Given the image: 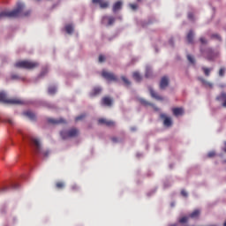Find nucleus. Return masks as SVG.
<instances>
[{
	"label": "nucleus",
	"mask_w": 226,
	"mask_h": 226,
	"mask_svg": "<svg viewBox=\"0 0 226 226\" xmlns=\"http://www.w3.org/2000/svg\"><path fill=\"white\" fill-rule=\"evenodd\" d=\"M160 117L163 120V125L165 127L170 128L172 125V120L170 117H167L165 113H161Z\"/></svg>",
	"instance_id": "obj_7"
},
{
	"label": "nucleus",
	"mask_w": 226,
	"mask_h": 226,
	"mask_svg": "<svg viewBox=\"0 0 226 226\" xmlns=\"http://www.w3.org/2000/svg\"><path fill=\"white\" fill-rule=\"evenodd\" d=\"M115 22H116V18H114L113 16L102 17V24H104L108 26L114 25Z\"/></svg>",
	"instance_id": "obj_8"
},
{
	"label": "nucleus",
	"mask_w": 226,
	"mask_h": 226,
	"mask_svg": "<svg viewBox=\"0 0 226 226\" xmlns=\"http://www.w3.org/2000/svg\"><path fill=\"white\" fill-rule=\"evenodd\" d=\"M25 4L23 3H18L17 8L12 11H4L0 12V20L5 18H18L23 11Z\"/></svg>",
	"instance_id": "obj_2"
},
{
	"label": "nucleus",
	"mask_w": 226,
	"mask_h": 226,
	"mask_svg": "<svg viewBox=\"0 0 226 226\" xmlns=\"http://www.w3.org/2000/svg\"><path fill=\"white\" fill-rule=\"evenodd\" d=\"M9 190V187H3L1 188V192H7Z\"/></svg>",
	"instance_id": "obj_46"
},
{
	"label": "nucleus",
	"mask_w": 226,
	"mask_h": 226,
	"mask_svg": "<svg viewBox=\"0 0 226 226\" xmlns=\"http://www.w3.org/2000/svg\"><path fill=\"white\" fill-rule=\"evenodd\" d=\"M200 41L201 44H207V40L204 37H200Z\"/></svg>",
	"instance_id": "obj_41"
},
{
	"label": "nucleus",
	"mask_w": 226,
	"mask_h": 226,
	"mask_svg": "<svg viewBox=\"0 0 226 226\" xmlns=\"http://www.w3.org/2000/svg\"><path fill=\"white\" fill-rule=\"evenodd\" d=\"M84 118H86V115H79V117H76L75 121L79 122V121H82Z\"/></svg>",
	"instance_id": "obj_34"
},
{
	"label": "nucleus",
	"mask_w": 226,
	"mask_h": 226,
	"mask_svg": "<svg viewBox=\"0 0 226 226\" xmlns=\"http://www.w3.org/2000/svg\"><path fill=\"white\" fill-rule=\"evenodd\" d=\"M100 94H102V88H100V87H94L92 92H90V97L91 98L96 97L100 95Z\"/></svg>",
	"instance_id": "obj_15"
},
{
	"label": "nucleus",
	"mask_w": 226,
	"mask_h": 226,
	"mask_svg": "<svg viewBox=\"0 0 226 226\" xmlns=\"http://www.w3.org/2000/svg\"><path fill=\"white\" fill-rule=\"evenodd\" d=\"M181 195L184 196V197H187V192L185 190H183L181 192Z\"/></svg>",
	"instance_id": "obj_47"
},
{
	"label": "nucleus",
	"mask_w": 226,
	"mask_h": 226,
	"mask_svg": "<svg viewBox=\"0 0 226 226\" xmlns=\"http://www.w3.org/2000/svg\"><path fill=\"white\" fill-rule=\"evenodd\" d=\"M151 76H152V71H151L150 67H147L145 77L147 79H149V78H151Z\"/></svg>",
	"instance_id": "obj_28"
},
{
	"label": "nucleus",
	"mask_w": 226,
	"mask_h": 226,
	"mask_svg": "<svg viewBox=\"0 0 226 226\" xmlns=\"http://www.w3.org/2000/svg\"><path fill=\"white\" fill-rule=\"evenodd\" d=\"M31 148L33 149L34 153L36 154H43L44 156H48L50 154L49 151H43L41 140L34 136H28L26 138Z\"/></svg>",
	"instance_id": "obj_1"
},
{
	"label": "nucleus",
	"mask_w": 226,
	"mask_h": 226,
	"mask_svg": "<svg viewBox=\"0 0 226 226\" xmlns=\"http://www.w3.org/2000/svg\"><path fill=\"white\" fill-rule=\"evenodd\" d=\"M65 32H66L68 34H73V25H72V24L66 25V26H65Z\"/></svg>",
	"instance_id": "obj_25"
},
{
	"label": "nucleus",
	"mask_w": 226,
	"mask_h": 226,
	"mask_svg": "<svg viewBox=\"0 0 226 226\" xmlns=\"http://www.w3.org/2000/svg\"><path fill=\"white\" fill-rule=\"evenodd\" d=\"M216 101L222 102V107L226 108V92H222L220 95H217Z\"/></svg>",
	"instance_id": "obj_13"
},
{
	"label": "nucleus",
	"mask_w": 226,
	"mask_h": 226,
	"mask_svg": "<svg viewBox=\"0 0 226 226\" xmlns=\"http://www.w3.org/2000/svg\"><path fill=\"white\" fill-rule=\"evenodd\" d=\"M102 105L105 107H112V99H110V97H102Z\"/></svg>",
	"instance_id": "obj_16"
},
{
	"label": "nucleus",
	"mask_w": 226,
	"mask_h": 226,
	"mask_svg": "<svg viewBox=\"0 0 226 226\" xmlns=\"http://www.w3.org/2000/svg\"><path fill=\"white\" fill-rule=\"evenodd\" d=\"M39 66V63L35 61L22 60L15 63L16 68L26 70H34Z\"/></svg>",
	"instance_id": "obj_3"
},
{
	"label": "nucleus",
	"mask_w": 226,
	"mask_h": 226,
	"mask_svg": "<svg viewBox=\"0 0 226 226\" xmlns=\"http://www.w3.org/2000/svg\"><path fill=\"white\" fill-rule=\"evenodd\" d=\"M94 4H98L101 9L109 8V1L105 0H92Z\"/></svg>",
	"instance_id": "obj_10"
},
{
	"label": "nucleus",
	"mask_w": 226,
	"mask_h": 226,
	"mask_svg": "<svg viewBox=\"0 0 226 226\" xmlns=\"http://www.w3.org/2000/svg\"><path fill=\"white\" fill-rule=\"evenodd\" d=\"M11 79H19V76L13 75V76H11Z\"/></svg>",
	"instance_id": "obj_49"
},
{
	"label": "nucleus",
	"mask_w": 226,
	"mask_h": 226,
	"mask_svg": "<svg viewBox=\"0 0 226 226\" xmlns=\"http://www.w3.org/2000/svg\"><path fill=\"white\" fill-rule=\"evenodd\" d=\"M19 187V185H18V184H12L11 185V189H18Z\"/></svg>",
	"instance_id": "obj_42"
},
{
	"label": "nucleus",
	"mask_w": 226,
	"mask_h": 226,
	"mask_svg": "<svg viewBox=\"0 0 226 226\" xmlns=\"http://www.w3.org/2000/svg\"><path fill=\"white\" fill-rule=\"evenodd\" d=\"M216 56H217V53H216V52H215V51L212 50V49H208L207 57V59H208L209 61L215 60V58Z\"/></svg>",
	"instance_id": "obj_18"
},
{
	"label": "nucleus",
	"mask_w": 226,
	"mask_h": 226,
	"mask_svg": "<svg viewBox=\"0 0 226 226\" xmlns=\"http://www.w3.org/2000/svg\"><path fill=\"white\" fill-rule=\"evenodd\" d=\"M170 226H177L176 224L170 225Z\"/></svg>",
	"instance_id": "obj_55"
},
{
	"label": "nucleus",
	"mask_w": 226,
	"mask_h": 226,
	"mask_svg": "<svg viewBox=\"0 0 226 226\" xmlns=\"http://www.w3.org/2000/svg\"><path fill=\"white\" fill-rule=\"evenodd\" d=\"M193 36H194V34H193L192 30H190L186 36L189 44L193 43Z\"/></svg>",
	"instance_id": "obj_22"
},
{
	"label": "nucleus",
	"mask_w": 226,
	"mask_h": 226,
	"mask_svg": "<svg viewBox=\"0 0 226 226\" xmlns=\"http://www.w3.org/2000/svg\"><path fill=\"white\" fill-rule=\"evenodd\" d=\"M56 189L61 190L64 187V182H57L56 184Z\"/></svg>",
	"instance_id": "obj_31"
},
{
	"label": "nucleus",
	"mask_w": 226,
	"mask_h": 226,
	"mask_svg": "<svg viewBox=\"0 0 226 226\" xmlns=\"http://www.w3.org/2000/svg\"><path fill=\"white\" fill-rule=\"evenodd\" d=\"M102 76L108 81H117V76H115L112 72H107V71H102Z\"/></svg>",
	"instance_id": "obj_6"
},
{
	"label": "nucleus",
	"mask_w": 226,
	"mask_h": 226,
	"mask_svg": "<svg viewBox=\"0 0 226 226\" xmlns=\"http://www.w3.org/2000/svg\"><path fill=\"white\" fill-rule=\"evenodd\" d=\"M212 38L221 41V36L218 34H212Z\"/></svg>",
	"instance_id": "obj_40"
},
{
	"label": "nucleus",
	"mask_w": 226,
	"mask_h": 226,
	"mask_svg": "<svg viewBox=\"0 0 226 226\" xmlns=\"http://www.w3.org/2000/svg\"><path fill=\"white\" fill-rule=\"evenodd\" d=\"M132 131H135L134 127H132Z\"/></svg>",
	"instance_id": "obj_52"
},
{
	"label": "nucleus",
	"mask_w": 226,
	"mask_h": 226,
	"mask_svg": "<svg viewBox=\"0 0 226 226\" xmlns=\"http://www.w3.org/2000/svg\"><path fill=\"white\" fill-rule=\"evenodd\" d=\"M121 79L124 81L125 86L129 87L131 85V81H129V79H127V78H125V76H122Z\"/></svg>",
	"instance_id": "obj_32"
},
{
	"label": "nucleus",
	"mask_w": 226,
	"mask_h": 226,
	"mask_svg": "<svg viewBox=\"0 0 226 226\" xmlns=\"http://www.w3.org/2000/svg\"><path fill=\"white\" fill-rule=\"evenodd\" d=\"M223 226H226V222L223 224Z\"/></svg>",
	"instance_id": "obj_57"
},
{
	"label": "nucleus",
	"mask_w": 226,
	"mask_h": 226,
	"mask_svg": "<svg viewBox=\"0 0 226 226\" xmlns=\"http://www.w3.org/2000/svg\"><path fill=\"white\" fill-rule=\"evenodd\" d=\"M48 123L51 124H66V120H64V118H48Z\"/></svg>",
	"instance_id": "obj_12"
},
{
	"label": "nucleus",
	"mask_w": 226,
	"mask_h": 226,
	"mask_svg": "<svg viewBox=\"0 0 226 226\" xmlns=\"http://www.w3.org/2000/svg\"><path fill=\"white\" fill-rule=\"evenodd\" d=\"M98 124H104L108 127H115L116 126V122H113V120H107V118H99Z\"/></svg>",
	"instance_id": "obj_9"
},
{
	"label": "nucleus",
	"mask_w": 226,
	"mask_h": 226,
	"mask_svg": "<svg viewBox=\"0 0 226 226\" xmlns=\"http://www.w3.org/2000/svg\"><path fill=\"white\" fill-rule=\"evenodd\" d=\"M187 59H188V61L191 64H195V59L192 55L188 54L187 55Z\"/></svg>",
	"instance_id": "obj_30"
},
{
	"label": "nucleus",
	"mask_w": 226,
	"mask_h": 226,
	"mask_svg": "<svg viewBox=\"0 0 226 226\" xmlns=\"http://www.w3.org/2000/svg\"><path fill=\"white\" fill-rule=\"evenodd\" d=\"M30 14H31V11H26V12L23 13V16H24V17H27V16H29Z\"/></svg>",
	"instance_id": "obj_44"
},
{
	"label": "nucleus",
	"mask_w": 226,
	"mask_h": 226,
	"mask_svg": "<svg viewBox=\"0 0 226 226\" xmlns=\"http://www.w3.org/2000/svg\"><path fill=\"white\" fill-rule=\"evenodd\" d=\"M57 92V88L56 87H49L48 93L49 94H55Z\"/></svg>",
	"instance_id": "obj_27"
},
{
	"label": "nucleus",
	"mask_w": 226,
	"mask_h": 226,
	"mask_svg": "<svg viewBox=\"0 0 226 226\" xmlns=\"http://www.w3.org/2000/svg\"><path fill=\"white\" fill-rule=\"evenodd\" d=\"M139 102H140V103H141L143 106H145V107L151 106V107L154 108V109L155 111H158V110H159V109L156 108V106H154V104H151V102H148L147 101H145V99H140Z\"/></svg>",
	"instance_id": "obj_19"
},
{
	"label": "nucleus",
	"mask_w": 226,
	"mask_h": 226,
	"mask_svg": "<svg viewBox=\"0 0 226 226\" xmlns=\"http://www.w3.org/2000/svg\"><path fill=\"white\" fill-rule=\"evenodd\" d=\"M46 72H41V76L43 77L45 76Z\"/></svg>",
	"instance_id": "obj_51"
},
{
	"label": "nucleus",
	"mask_w": 226,
	"mask_h": 226,
	"mask_svg": "<svg viewBox=\"0 0 226 226\" xmlns=\"http://www.w3.org/2000/svg\"><path fill=\"white\" fill-rule=\"evenodd\" d=\"M215 155V152H210V153H208L207 157H208V158H212V157H214Z\"/></svg>",
	"instance_id": "obj_43"
},
{
	"label": "nucleus",
	"mask_w": 226,
	"mask_h": 226,
	"mask_svg": "<svg viewBox=\"0 0 226 226\" xmlns=\"http://www.w3.org/2000/svg\"><path fill=\"white\" fill-rule=\"evenodd\" d=\"M169 86V78L163 76L160 82V89L164 90Z\"/></svg>",
	"instance_id": "obj_14"
},
{
	"label": "nucleus",
	"mask_w": 226,
	"mask_h": 226,
	"mask_svg": "<svg viewBox=\"0 0 226 226\" xmlns=\"http://www.w3.org/2000/svg\"><path fill=\"white\" fill-rule=\"evenodd\" d=\"M224 73H225V69L224 67H222L219 71V76L220 77H223L224 76Z\"/></svg>",
	"instance_id": "obj_36"
},
{
	"label": "nucleus",
	"mask_w": 226,
	"mask_h": 226,
	"mask_svg": "<svg viewBox=\"0 0 226 226\" xmlns=\"http://www.w3.org/2000/svg\"><path fill=\"white\" fill-rule=\"evenodd\" d=\"M24 115L26 116L31 120L36 119V115L35 113H33V111H26Z\"/></svg>",
	"instance_id": "obj_23"
},
{
	"label": "nucleus",
	"mask_w": 226,
	"mask_h": 226,
	"mask_svg": "<svg viewBox=\"0 0 226 226\" xmlns=\"http://www.w3.org/2000/svg\"><path fill=\"white\" fill-rule=\"evenodd\" d=\"M111 140H112L113 143H117V142H119V140L117 139V138H112Z\"/></svg>",
	"instance_id": "obj_48"
},
{
	"label": "nucleus",
	"mask_w": 226,
	"mask_h": 226,
	"mask_svg": "<svg viewBox=\"0 0 226 226\" xmlns=\"http://www.w3.org/2000/svg\"><path fill=\"white\" fill-rule=\"evenodd\" d=\"M225 147H226V142H225ZM224 151L226 152V147H225Z\"/></svg>",
	"instance_id": "obj_53"
},
{
	"label": "nucleus",
	"mask_w": 226,
	"mask_h": 226,
	"mask_svg": "<svg viewBox=\"0 0 226 226\" xmlns=\"http://www.w3.org/2000/svg\"><path fill=\"white\" fill-rule=\"evenodd\" d=\"M62 139L75 138L79 135V129H70L69 131H61Z\"/></svg>",
	"instance_id": "obj_5"
},
{
	"label": "nucleus",
	"mask_w": 226,
	"mask_h": 226,
	"mask_svg": "<svg viewBox=\"0 0 226 226\" xmlns=\"http://www.w3.org/2000/svg\"><path fill=\"white\" fill-rule=\"evenodd\" d=\"M132 77L137 82H140L142 80L140 74L137 72H133Z\"/></svg>",
	"instance_id": "obj_26"
},
{
	"label": "nucleus",
	"mask_w": 226,
	"mask_h": 226,
	"mask_svg": "<svg viewBox=\"0 0 226 226\" xmlns=\"http://www.w3.org/2000/svg\"><path fill=\"white\" fill-rule=\"evenodd\" d=\"M5 122L11 125H14V124H15L14 120H12V118H6Z\"/></svg>",
	"instance_id": "obj_38"
},
{
	"label": "nucleus",
	"mask_w": 226,
	"mask_h": 226,
	"mask_svg": "<svg viewBox=\"0 0 226 226\" xmlns=\"http://www.w3.org/2000/svg\"><path fill=\"white\" fill-rule=\"evenodd\" d=\"M188 220H189V217L184 216V217H182L181 219H179V222H180V223H185V222H188Z\"/></svg>",
	"instance_id": "obj_35"
},
{
	"label": "nucleus",
	"mask_w": 226,
	"mask_h": 226,
	"mask_svg": "<svg viewBox=\"0 0 226 226\" xmlns=\"http://www.w3.org/2000/svg\"><path fill=\"white\" fill-rule=\"evenodd\" d=\"M188 18H189V19H193V13H192V12H189L188 13Z\"/></svg>",
	"instance_id": "obj_45"
},
{
	"label": "nucleus",
	"mask_w": 226,
	"mask_h": 226,
	"mask_svg": "<svg viewBox=\"0 0 226 226\" xmlns=\"http://www.w3.org/2000/svg\"><path fill=\"white\" fill-rule=\"evenodd\" d=\"M105 62V56L100 55L99 56V63H103Z\"/></svg>",
	"instance_id": "obj_39"
},
{
	"label": "nucleus",
	"mask_w": 226,
	"mask_h": 226,
	"mask_svg": "<svg viewBox=\"0 0 226 226\" xmlns=\"http://www.w3.org/2000/svg\"><path fill=\"white\" fill-rule=\"evenodd\" d=\"M200 215V211L199 209L194 210L190 215L189 217L192 219H197Z\"/></svg>",
	"instance_id": "obj_24"
},
{
	"label": "nucleus",
	"mask_w": 226,
	"mask_h": 226,
	"mask_svg": "<svg viewBox=\"0 0 226 226\" xmlns=\"http://www.w3.org/2000/svg\"><path fill=\"white\" fill-rule=\"evenodd\" d=\"M0 102L11 104V105H23L24 101L21 99H8L5 92H0Z\"/></svg>",
	"instance_id": "obj_4"
},
{
	"label": "nucleus",
	"mask_w": 226,
	"mask_h": 226,
	"mask_svg": "<svg viewBox=\"0 0 226 226\" xmlns=\"http://www.w3.org/2000/svg\"><path fill=\"white\" fill-rule=\"evenodd\" d=\"M170 45H173V40L172 39L170 40Z\"/></svg>",
	"instance_id": "obj_50"
},
{
	"label": "nucleus",
	"mask_w": 226,
	"mask_h": 226,
	"mask_svg": "<svg viewBox=\"0 0 226 226\" xmlns=\"http://www.w3.org/2000/svg\"><path fill=\"white\" fill-rule=\"evenodd\" d=\"M148 90L152 98L155 99L156 101H161V102L163 101V97H162V95H159L157 92H154L152 87H148Z\"/></svg>",
	"instance_id": "obj_11"
},
{
	"label": "nucleus",
	"mask_w": 226,
	"mask_h": 226,
	"mask_svg": "<svg viewBox=\"0 0 226 226\" xmlns=\"http://www.w3.org/2000/svg\"><path fill=\"white\" fill-rule=\"evenodd\" d=\"M199 80L206 87L213 88V83L207 81L204 78H199Z\"/></svg>",
	"instance_id": "obj_21"
},
{
	"label": "nucleus",
	"mask_w": 226,
	"mask_h": 226,
	"mask_svg": "<svg viewBox=\"0 0 226 226\" xmlns=\"http://www.w3.org/2000/svg\"><path fill=\"white\" fill-rule=\"evenodd\" d=\"M71 190H72V192H77V191H79V185H72V186H71Z\"/></svg>",
	"instance_id": "obj_37"
},
{
	"label": "nucleus",
	"mask_w": 226,
	"mask_h": 226,
	"mask_svg": "<svg viewBox=\"0 0 226 226\" xmlns=\"http://www.w3.org/2000/svg\"><path fill=\"white\" fill-rule=\"evenodd\" d=\"M202 71L204 72L206 77H208L210 75L211 69H208L207 67H202Z\"/></svg>",
	"instance_id": "obj_29"
},
{
	"label": "nucleus",
	"mask_w": 226,
	"mask_h": 226,
	"mask_svg": "<svg viewBox=\"0 0 226 226\" xmlns=\"http://www.w3.org/2000/svg\"><path fill=\"white\" fill-rule=\"evenodd\" d=\"M129 7L132 11H136L138 9V4H129Z\"/></svg>",
	"instance_id": "obj_33"
},
{
	"label": "nucleus",
	"mask_w": 226,
	"mask_h": 226,
	"mask_svg": "<svg viewBox=\"0 0 226 226\" xmlns=\"http://www.w3.org/2000/svg\"><path fill=\"white\" fill-rule=\"evenodd\" d=\"M37 2H41V0H36Z\"/></svg>",
	"instance_id": "obj_56"
},
{
	"label": "nucleus",
	"mask_w": 226,
	"mask_h": 226,
	"mask_svg": "<svg viewBox=\"0 0 226 226\" xmlns=\"http://www.w3.org/2000/svg\"><path fill=\"white\" fill-rule=\"evenodd\" d=\"M139 3L141 2L142 0H137Z\"/></svg>",
	"instance_id": "obj_54"
},
{
	"label": "nucleus",
	"mask_w": 226,
	"mask_h": 226,
	"mask_svg": "<svg viewBox=\"0 0 226 226\" xmlns=\"http://www.w3.org/2000/svg\"><path fill=\"white\" fill-rule=\"evenodd\" d=\"M123 2L122 1H117L112 7L113 12H117L122 9Z\"/></svg>",
	"instance_id": "obj_17"
},
{
	"label": "nucleus",
	"mask_w": 226,
	"mask_h": 226,
	"mask_svg": "<svg viewBox=\"0 0 226 226\" xmlns=\"http://www.w3.org/2000/svg\"><path fill=\"white\" fill-rule=\"evenodd\" d=\"M172 112L175 117H178L184 114V109L183 108H172Z\"/></svg>",
	"instance_id": "obj_20"
}]
</instances>
